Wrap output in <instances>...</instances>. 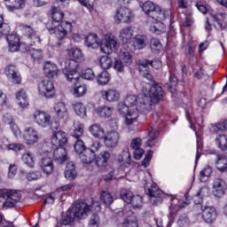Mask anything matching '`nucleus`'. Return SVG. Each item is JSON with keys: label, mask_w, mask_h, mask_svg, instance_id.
<instances>
[{"label": "nucleus", "mask_w": 227, "mask_h": 227, "mask_svg": "<svg viewBox=\"0 0 227 227\" xmlns=\"http://www.w3.org/2000/svg\"><path fill=\"white\" fill-rule=\"evenodd\" d=\"M164 97V91H162V87L159 84H152L148 82H142V94L140 97H136V95H129L125 98L124 102L129 109H134L137 107L139 113H146L152 109L153 104H157L159 100H162Z\"/></svg>", "instance_id": "obj_1"}, {"label": "nucleus", "mask_w": 227, "mask_h": 227, "mask_svg": "<svg viewBox=\"0 0 227 227\" xmlns=\"http://www.w3.org/2000/svg\"><path fill=\"white\" fill-rule=\"evenodd\" d=\"M143 12L151 19L154 20H165L168 17L170 19V22H173V12L171 10L162 11L160 6L155 4L153 2H145L141 6Z\"/></svg>", "instance_id": "obj_2"}, {"label": "nucleus", "mask_w": 227, "mask_h": 227, "mask_svg": "<svg viewBox=\"0 0 227 227\" xmlns=\"http://www.w3.org/2000/svg\"><path fill=\"white\" fill-rule=\"evenodd\" d=\"M46 27L50 35H54L57 40H65L72 33V23L68 21H62L58 26L54 25V21H48Z\"/></svg>", "instance_id": "obj_3"}, {"label": "nucleus", "mask_w": 227, "mask_h": 227, "mask_svg": "<svg viewBox=\"0 0 227 227\" xmlns=\"http://www.w3.org/2000/svg\"><path fill=\"white\" fill-rule=\"evenodd\" d=\"M118 113L123 114L125 125H133L139 118V110L137 107L129 108L126 102L118 104Z\"/></svg>", "instance_id": "obj_4"}, {"label": "nucleus", "mask_w": 227, "mask_h": 227, "mask_svg": "<svg viewBox=\"0 0 227 227\" xmlns=\"http://www.w3.org/2000/svg\"><path fill=\"white\" fill-rule=\"evenodd\" d=\"M64 74L68 82H72L74 85L79 84L81 74H79V64L77 62L74 60H67L66 62Z\"/></svg>", "instance_id": "obj_5"}, {"label": "nucleus", "mask_w": 227, "mask_h": 227, "mask_svg": "<svg viewBox=\"0 0 227 227\" xmlns=\"http://www.w3.org/2000/svg\"><path fill=\"white\" fill-rule=\"evenodd\" d=\"M224 19H226V13L224 12L218 14L209 13V17H207L206 20L205 29L207 31L212 30L210 20H213L214 26L216 29H227V22L224 21Z\"/></svg>", "instance_id": "obj_6"}, {"label": "nucleus", "mask_w": 227, "mask_h": 227, "mask_svg": "<svg viewBox=\"0 0 227 227\" xmlns=\"http://www.w3.org/2000/svg\"><path fill=\"white\" fill-rule=\"evenodd\" d=\"M119 58L120 59L115 60L114 68L117 72H123L125 70V66L126 67H130L132 65V55H130V52L127 51V49L122 48L120 51L119 53ZM123 63L125 65H123Z\"/></svg>", "instance_id": "obj_7"}, {"label": "nucleus", "mask_w": 227, "mask_h": 227, "mask_svg": "<svg viewBox=\"0 0 227 227\" xmlns=\"http://www.w3.org/2000/svg\"><path fill=\"white\" fill-rule=\"evenodd\" d=\"M22 138L28 146H33L40 141V134L34 127L27 126L24 129Z\"/></svg>", "instance_id": "obj_8"}, {"label": "nucleus", "mask_w": 227, "mask_h": 227, "mask_svg": "<svg viewBox=\"0 0 227 227\" xmlns=\"http://www.w3.org/2000/svg\"><path fill=\"white\" fill-rule=\"evenodd\" d=\"M90 212H91V207L88 203L77 201L71 214L74 216V219H86Z\"/></svg>", "instance_id": "obj_9"}, {"label": "nucleus", "mask_w": 227, "mask_h": 227, "mask_svg": "<svg viewBox=\"0 0 227 227\" xmlns=\"http://www.w3.org/2000/svg\"><path fill=\"white\" fill-rule=\"evenodd\" d=\"M99 47L104 54H113L118 49V39L114 35H109L102 40Z\"/></svg>", "instance_id": "obj_10"}, {"label": "nucleus", "mask_w": 227, "mask_h": 227, "mask_svg": "<svg viewBox=\"0 0 227 227\" xmlns=\"http://www.w3.org/2000/svg\"><path fill=\"white\" fill-rule=\"evenodd\" d=\"M114 20L116 24H130L132 20H134V13L132 11L126 7H121L119 10L116 11Z\"/></svg>", "instance_id": "obj_11"}, {"label": "nucleus", "mask_w": 227, "mask_h": 227, "mask_svg": "<svg viewBox=\"0 0 227 227\" xmlns=\"http://www.w3.org/2000/svg\"><path fill=\"white\" fill-rule=\"evenodd\" d=\"M38 91L40 95L46 98H52L56 95V88L54 83L50 80H43L38 84Z\"/></svg>", "instance_id": "obj_12"}, {"label": "nucleus", "mask_w": 227, "mask_h": 227, "mask_svg": "<svg viewBox=\"0 0 227 227\" xmlns=\"http://www.w3.org/2000/svg\"><path fill=\"white\" fill-rule=\"evenodd\" d=\"M33 119L35 123L42 129H47L51 127V114L44 111L37 110L33 114Z\"/></svg>", "instance_id": "obj_13"}, {"label": "nucleus", "mask_w": 227, "mask_h": 227, "mask_svg": "<svg viewBox=\"0 0 227 227\" xmlns=\"http://www.w3.org/2000/svg\"><path fill=\"white\" fill-rule=\"evenodd\" d=\"M121 198L125 203L131 205L133 208L143 207V197L139 195H134L132 192H125L121 194Z\"/></svg>", "instance_id": "obj_14"}, {"label": "nucleus", "mask_w": 227, "mask_h": 227, "mask_svg": "<svg viewBox=\"0 0 227 227\" xmlns=\"http://www.w3.org/2000/svg\"><path fill=\"white\" fill-rule=\"evenodd\" d=\"M147 194L149 196V201L152 205H160L162 203V198H164V192L162 190L157 188V186H151L147 190Z\"/></svg>", "instance_id": "obj_15"}, {"label": "nucleus", "mask_w": 227, "mask_h": 227, "mask_svg": "<svg viewBox=\"0 0 227 227\" xmlns=\"http://www.w3.org/2000/svg\"><path fill=\"white\" fill-rule=\"evenodd\" d=\"M20 200H22L20 192L15 190H11L7 192V199L4 203V207L5 208H13L17 203H20Z\"/></svg>", "instance_id": "obj_16"}, {"label": "nucleus", "mask_w": 227, "mask_h": 227, "mask_svg": "<svg viewBox=\"0 0 227 227\" xmlns=\"http://www.w3.org/2000/svg\"><path fill=\"white\" fill-rule=\"evenodd\" d=\"M5 75L13 84H20V82H22L19 69L13 65H9L5 67Z\"/></svg>", "instance_id": "obj_17"}, {"label": "nucleus", "mask_w": 227, "mask_h": 227, "mask_svg": "<svg viewBox=\"0 0 227 227\" xmlns=\"http://www.w3.org/2000/svg\"><path fill=\"white\" fill-rule=\"evenodd\" d=\"M39 167L41 170L45 175H52L54 172V162L52 161V158L50 156L44 155L38 161Z\"/></svg>", "instance_id": "obj_18"}, {"label": "nucleus", "mask_w": 227, "mask_h": 227, "mask_svg": "<svg viewBox=\"0 0 227 227\" xmlns=\"http://www.w3.org/2000/svg\"><path fill=\"white\" fill-rule=\"evenodd\" d=\"M202 217L206 223H214L217 219V210L213 206H202Z\"/></svg>", "instance_id": "obj_19"}, {"label": "nucleus", "mask_w": 227, "mask_h": 227, "mask_svg": "<svg viewBox=\"0 0 227 227\" xmlns=\"http://www.w3.org/2000/svg\"><path fill=\"white\" fill-rule=\"evenodd\" d=\"M53 111L58 120H62L63 121H67V120H68V108L65 103L59 102L55 104Z\"/></svg>", "instance_id": "obj_20"}, {"label": "nucleus", "mask_w": 227, "mask_h": 227, "mask_svg": "<svg viewBox=\"0 0 227 227\" xmlns=\"http://www.w3.org/2000/svg\"><path fill=\"white\" fill-rule=\"evenodd\" d=\"M187 205H189V203L181 202L180 200L177 198H173L171 200L169 219L172 223L173 221H175V217H176V212H178L180 208H184V207H187Z\"/></svg>", "instance_id": "obj_21"}, {"label": "nucleus", "mask_w": 227, "mask_h": 227, "mask_svg": "<svg viewBox=\"0 0 227 227\" xmlns=\"http://www.w3.org/2000/svg\"><path fill=\"white\" fill-rule=\"evenodd\" d=\"M100 93L103 100H106V102H118L120 100L121 94L117 89L112 88L101 90Z\"/></svg>", "instance_id": "obj_22"}, {"label": "nucleus", "mask_w": 227, "mask_h": 227, "mask_svg": "<svg viewBox=\"0 0 227 227\" xmlns=\"http://www.w3.org/2000/svg\"><path fill=\"white\" fill-rule=\"evenodd\" d=\"M227 185L226 182L223 180L222 178H216L213 182V193L217 197L221 198L222 196H224V193L226 192Z\"/></svg>", "instance_id": "obj_23"}, {"label": "nucleus", "mask_w": 227, "mask_h": 227, "mask_svg": "<svg viewBox=\"0 0 227 227\" xmlns=\"http://www.w3.org/2000/svg\"><path fill=\"white\" fill-rule=\"evenodd\" d=\"M103 139L106 146L114 148L120 141V133L117 131H110L106 136L104 135Z\"/></svg>", "instance_id": "obj_24"}, {"label": "nucleus", "mask_w": 227, "mask_h": 227, "mask_svg": "<svg viewBox=\"0 0 227 227\" xmlns=\"http://www.w3.org/2000/svg\"><path fill=\"white\" fill-rule=\"evenodd\" d=\"M51 143L54 146H65L68 143L67 133L60 130L54 132L51 136Z\"/></svg>", "instance_id": "obj_25"}, {"label": "nucleus", "mask_w": 227, "mask_h": 227, "mask_svg": "<svg viewBox=\"0 0 227 227\" xmlns=\"http://www.w3.org/2000/svg\"><path fill=\"white\" fill-rule=\"evenodd\" d=\"M7 42L9 43V51L11 52H17L19 49L22 51V45H26V44H20V39L15 34H11L7 35Z\"/></svg>", "instance_id": "obj_26"}, {"label": "nucleus", "mask_w": 227, "mask_h": 227, "mask_svg": "<svg viewBox=\"0 0 227 227\" xmlns=\"http://www.w3.org/2000/svg\"><path fill=\"white\" fill-rule=\"evenodd\" d=\"M16 100L19 107L21 109H27V107H29V98L27 97L26 90L23 89L16 92Z\"/></svg>", "instance_id": "obj_27"}, {"label": "nucleus", "mask_w": 227, "mask_h": 227, "mask_svg": "<svg viewBox=\"0 0 227 227\" xmlns=\"http://www.w3.org/2000/svg\"><path fill=\"white\" fill-rule=\"evenodd\" d=\"M44 74L49 79H54V77H58L59 74V69L58 68V66L56 64L48 61L44 64Z\"/></svg>", "instance_id": "obj_28"}, {"label": "nucleus", "mask_w": 227, "mask_h": 227, "mask_svg": "<svg viewBox=\"0 0 227 227\" xmlns=\"http://www.w3.org/2000/svg\"><path fill=\"white\" fill-rule=\"evenodd\" d=\"M53 159L57 164H63V162H67L68 159L67 149L63 147H58L53 152Z\"/></svg>", "instance_id": "obj_29"}, {"label": "nucleus", "mask_w": 227, "mask_h": 227, "mask_svg": "<svg viewBox=\"0 0 227 227\" xmlns=\"http://www.w3.org/2000/svg\"><path fill=\"white\" fill-rule=\"evenodd\" d=\"M4 2L9 12H15L26 6V0H4Z\"/></svg>", "instance_id": "obj_30"}, {"label": "nucleus", "mask_w": 227, "mask_h": 227, "mask_svg": "<svg viewBox=\"0 0 227 227\" xmlns=\"http://www.w3.org/2000/svg\"><path fill=\"white\" fill-rule=\"evenodd\" d=\"M134 36V28L132 27H128L122 28L119 34V39L122 43H129L132 37Z\"/></svg>", "instance_id": "obj_31"}, {"label": "nucleus", "mask_w": 227, "mask_h": 227, "mask_svg": "<svg viewBox=\"0 0 227 227\" xmlns=\"http://www.w3.org/2000/svg\"><path fill=\"white\" fill-rule=\"evenodd\" d=\"M69 57L71 59L68 61H75V63H82L84 61V54L79 48H71L68 51Z\"/></svg>", "instance_id": "obj_32"}, {"label": "nucleus", "mask_w": 227, "mask_h": 227, "mask_svg": "<svg viewBox=\"0 0 227 227\" xmlns=\"http://www.w3.org/2000/svg\"><path fill=\"white\" fill-rule=\"evenodd\" d=\"M23 30L25 31L26 35L28 36V40L31 43V45H35L36 43H40V35L33 30L29 26L25 25L23 27Z\"/></svg>", "instance_id": "obj_33"}, {"label": "nucleus", "mask_w": 227, "mask_h": 227, "mask_svg": "<svg viewBox=\"0 0 227 227\" xmlns=\"http://www.w3.org/2000/svg\"><path fill=\"white\" fill-rule=\"evenodd\" d=\"M21 51L22 52H29L30 56L33 58V59L40 60L42 59L43 53L42 52V50H36L35 48H31L27 45H21Z\"/></svg>", "instance_id": "obj_34"}, {"label": "nucleus", "mask_w": 227, "mask_h": 227, "mask_svg": "<svg viewBox=\"0 0 227 227\" xmlns=\"http://www.w3.org/2000/svg\"><path fill=\"white\" fill-rule=\"evenodd\" d=\"M89 130L93 137H96L97 139H104L106 131L104 130V128H102L99 124H92L89 128Z\"/></svg>", "instance_id": "obj_35"}, {"label": "nucleus", "mask_w": 227, "mask_h": 227, "mask_svg": "<svg viewBox=\"0 0 227 227\" xmlns=\"http://www.w3.org/2000/svg\"><path fill=\"white\" fill-rule=\"evenodd\" d=\"M21 160L26 166H28V168H35V164L36 163L35 155L30 151H27L22 154Z\"/></svg>", "instance_id": "obj_36"}, {"label": "nucleus", "mask_w": 227, "mask_h": 227, "mask_svg": "<svg viewBox=\"0 0 227 227\" xmlns=\"http://www.w3.org/2000/svg\"><path fill=\"white\" fill-rule=\"evenodd\" d=\"M150 31L154 35H163V33H166V25L162 23V20H156L155 23L151 25Z\"/></svg>", "instance_id": "obj_37"}, {"label": "nucleus", "mask_w": 227, "mask_h": 227, "mask_svg": "<svg viewBox=\"0 0 227 227\" xmlns=\"http://www.w3.org/2000/svg\"><path fill=\"white\" fill-rule=\"evenodd\" d=\"M65 176L67 180H74L77 176V171L75 170V164L73 161L67 163Z\"/></svg>", "instance_id": "obj_38"}, {"label": "nucleus", "mask_w": 227, "mask_h": 227, "mask_svg": "<svg viewBox=\"0 0 227 227\" xmlns=\"http://www.w3.org/2000/svg\"><path fill=\"white\" fill-rule=\"evenodd\" d=\"M109 159H111V153L107 151H103L96 157V164L99 168H102L107 164Z\"/></svg>", "instance_id": "obj_39"}, {"label": "nucleus", "mask_w": 227, "mask_h": 227, "mask_svg": "<svg viewBox=\"0 0 227 227\" xmlns=\"http://www.w3.org/2000/svg\"><path fill=\"white\" fill-rule=\"evenodd\" d=\"M148 63L152 64L150 60H144L139 62V71H140V74H142V76L145 77V79H147V81H152L153 77L148 72Z\"/></svg>", "instance_id": "obj_40"}, {"label": "nucleus", "mask_w": 227, "mask_h": 227, "mask_svg": "<svg viewBox=\"0 0 227 227\" xmlns=\"http://www.w3.org/2000/svg\"><path fill=\"white\" fill-rule=\"evenodd\" d=\"M216 168L219 171L226 172L227 171V156L226 154H218L216 156Z\"/></svg>", "instance_id": "obj_41"}, {"label": "nucleus", "mask_w": 227, "mask_h": 227, "mask_svg": "<svg viewBox=\"0 0 227 227\" xmlns=\"http://www.w3.org/2000/svg\"><path fill=\"white\" fill-rule=\"evenodd\" d=\"M79 157L82 164H91L95 160V153L88 149L82 153Z\"/></svg>", "instance_id": "obj_42"}, {"label": "nucleus", "mask_w": 227, "mask_h": 227, "mask_svg": "<svg viewBox=\"0 0 227 227\" xmlns=\"http://www.w3.org/2000/svg\"><path fill=\"white\" fill-rule=\"evenodd\" d=\"M113 113H114V108L111 106H100L98 110V116L101 118H111Z\"/></svg>", "instance_id": "obj_43"}, {"label": "nucleus", "mask_w": 227, "mask_h": 227, "mask_svg": "<svg viewBox=\"0 0 227 227\" xmlns=\"http://www.w3.org/2000/svg\"><path fill=\"white\" fill-rule=\"evenodd\" d=\"M215 145L219 150L222 152H226L227 150V136L226 135H220L216 137L215 140Z\"/></svg>", "instance_id": "obj_44"}, {"label": "nucleus", "mask_w": 227, "mask_h": 227, "mask_svg": "<svg viewBox=\"0 0 227 227\" xmlns=\"http://www.w3.org/2000/svg\"><path fill=\"white\" fill-rule=\"evenodd\" d=\"M100 201L105 205H113V203H114V197L108 191H102L100 194Z\"/></svg>", "instance_id": "obj_45"}, {"label": "nucleus", "mask_w": 227, "mask_h": 227, "mask_svg": "<svg viewBox=\"0 0 227 227\" xmlns=\"http://www.w3.org/2000/svg\"><path fill=\"white\" fill-rule=\"evenodd\" d=\"M86 45L91 49H97L98 46V36L96 34H89L86 36Z\"/></svg>", "instance_id": "obj_46"}, {"label": "nucleus", "mask_w": 227, "mask_h": 227, "mask_svg": "<svg viewBox=\"0 0 227 227\" xmlns=\"http://www.w3.org/2000/svg\"><path fill=\"white\" fill-rule=\"evenodd\" d=\"M99 65L103 70H109V68L113 67V59L111 57H109V55L102 56L99 59Z\"/></svg>", "instance_id": "obj_47"}, {"label": "nucleus", "mask_w": 227, "mask_h": 227, "mask_svg": "<svg viewBox=\"0 0 227 227\" xmlns=\"http://www.w3.org/2000/svg\"><path fill=\"white\" fill-rule=\"evenodd\" d=\"M51 17H52L53 22H61L65 17V13L61 12L60 8L53 7L51 9Z\"/></svg>", "instance_id": "obj_48"}, {"label": "nucleus", "mask_w": 227, "mask_h": 227, "mask_svg": "<svg viewBox=\"0 0 227 227\" xmlns=\"http://www.w3.org/2000/svg\"><path fill=\"white\" fill-rule=\"evenodd\" d=\"M212 176V167L207 165L203 168L202 171L200 173V180L201 182H207L208 178Z\"/></svg>", "instance_id": "obj_49"}, {"label": "nucleus", "mask_w": 227, "mask_h": 227, "mask_svg": "<svg viewBox=\"0 0 227 227\" xmlns=\"http://www.w3.org/2000/svg\"><path fill=\"white\" fill-rule=\"evenodd\" d=\"M84 135V124L75 123L74 129L73 130L72 136L75 139H79V137H82Z\"/></svg>", "instance_id": "obj_50"}, {"label": "nucleus", "mask_w": 227, "mask_h": 227, "mask_svg": "<svg viewBox=\"0 0 227 227\" xmlns=\"http://www.w3.org/2000/svg\"><path fill=\"white\" fill-rule=\"evenodd\" d=\"M157 129H153V128L149 130L148 133V139L145 143L146 146H149L150 148L153 147L155 145V139H157Z\"/></svg>", "instance_id": "obj_51"}, {"label": "nucleus", "mask_w": 227, "mask_h": 227, "mask_svg": "<svg viewBox=\"0 0 227 227\" xmlns=\"http://www.w3.org/2000/svg\"><path fill=\"white\" fill-rule=\"evenodd\" d=\"M111 76L107 73V71H103L97 78V82L100 86H106V84L109 83Z\"/></svg>", "instance_id": "obj_52"}, {"label": "nucleus", "mask_w": 227, "mask_h": 227, "mask_svg": "<svg viewBox=\"0 0 227 227\" xmlns=\"http://www.w3.org/2000/svg\"><path fill=\"white\" fill-rule=\"evenodd\" d=\"M73 106L77 116H80V118H84L86 116V106L82 103H75Z\"/></svg>", "instance_id": "obj_53"}, {"label": "nucleus", "mask_w": 227, "mask_h": 227, "mask_svg": "<svg viewBox=\"0 0 227 227\" xmlns=\"http://www.w3.org/2000/svg\"><path fill=\"white\" fill-rule=\"evenodd\" d=\"M150 47L152 52H154V54H158V52H160L162 50V43H160V41L157 38L151 39L150 42Z\"/></svg>", "instance_id": "obj_54"}, {"label": "nucleus", "mask_w": 227, "mask_h": 227, "mask_svg": "<svg viewBox=\"0 0 227 227\" xmlns=\"http://www.w3.org/2000/svg\"><path fill=\"white\" fill-rule=\"evenodd\" d=\"M134 45L136 49H145L146 47V36L145 35H137L135 37Z\"/></svg>", "instance_id": "obj_55"}, {"label": "nucleus", "mask_w": 227, "mask_h": 227, "mask_svg": "<svg viewBox=\"0 0 227 227\" xmlns=\"http://www.w3.org/2000/svg\"><path fill=\"white\" fill-rule=\"evenodd\" d=\"M74 216L72 214V211L67 212V215L61 220L60 226L57 227H65V226H70L72 223H74Z\"/></svg>", "instance_id": "obj_56"}, {"label": "nucleus", "mask_w": 227, "mask_h": 227, "mask_svg": "<svg viewBox=\"0 0 227 227\" xmlns=\"http://www.w3.org/2000/svg\"><path fill=\"white\" fill-rule=\"evenodd\" d=\"M10 26L4 23V18L0 15V38L8 35V33H10Z\"/></svg>", "instance_id": "obj_57"}, {"label": "nucleus", "mask_w": 227, "mask_h": 227, "mask_svg": "<svg viewBox=\"0 0 227 227\" xmlns=\"http://www.w3.org/2000/svg\"><path fill=\"white\" fill-rule=\"evenodd\" d=\"M76 87L74 88V97L80 98L84 97L86 95L88 89L86 88V85H75Z\"/></svg>", "instance_id": "obj_58"}, {"label": "nucleus", "mask_w": 227, "mask_h": 227, "mask_svg": "<svg viewBox=\"0 0 227 227\" xmlns=\"http://www.w3.org/2000/svg\"><path fill=\"white\" fill-rule=\"evenodd\" d=\"M74 148L76 153H79V155H81L85 150H87L86 145H84V142L79 138L74 145Z\"/></svg>", "instance_id": "obj_59"}, {"label": "nucleus", "mask_w": 227, "mask_h": 227, "mask_svg": "<svg viewBox=\"0 0 227 227\" xmlns=\"http://www.w3.org/2000/svg\"><path fill=\"white\" fill-rule=\"evenodd\" d=\"M82 77L86 81H93L95 79V72L91 68H87L82 72Z\"/></svg>", "instance_id": "obj_60"}, {"label": "nucleus", "mask_w": 227, "mask_h": 227, "mask_svg": "<svg viewBox=\"0 0 227 227\" xmlns=\"http://www.w3.org/2000/svg\"><path fill=\"white\" fill-rule=\"evenodd\" d=\"M213 130L214 132H216V134H219V132H223V130H227V121L214 124Z\"/></svg>", "instance_id": "obj_61"}, {"label": "nucleus", "mask_w": 227, "mask_h": 227, "mask_svg": "<svg viewBox=\"0 0 227 227\" xmlns=\"http://www.w3.org/2000/svg\"><path fill=\"white\" fill-rule=\"evenodd\" d=\"M100 226V216L98 215L94 214L90 216L89 220L88 227H99Z\"/></svg>", "instance_id": "obj_62"}, {"label": "nucleus", "mask_w": 227, "mask_h": 227, "mask_svg": "<svg viewBox=\"0 0 227 227\" xmlns=\"http://www.w3.org/2000/svg\"><path fill=\"white\" fill-rule=\"evenodd\" d=\"M194 24V18L192 17V12H189L185 15V20L183 23L184 27H191Z\"/></svg>", "instance_id": "obj_63"}, {"label": "nucleus", "mask_w": 227, "mask_h": 227, "mask_svg": "<svg viewBox=\"0 0 227 227\" xmlns=\"http://www.w3.org/2000/svg\"><path fill=\"white\" fill-rule=\"evenodd\" d=\"M177 225L179 227L189 226V218L187 217V215L184 214L179 216V218L177 220Z\"/></svg>", "instance_id": "obj_64"}]
</instances>
